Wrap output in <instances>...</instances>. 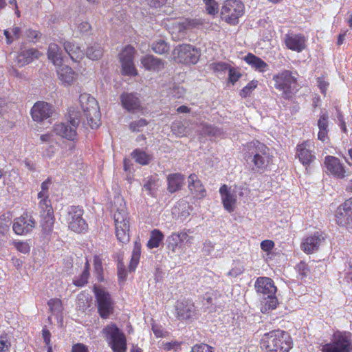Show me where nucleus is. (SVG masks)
Returning <instances> with one entry per match:
<instances>
[{"label": "nucleus", "mask_w": 352, "mask_h": 352, "mask_svg": "<svg viewBox=\"0 0 352 352\" xmlns=\"http://www.w3.org/2000/svg\"><path fill=\"white\" fill-rule=\"evenodd\" d=\"M246 160L254 172H263L270 162L269 148L264 144L256 141L248 145Z\"/></svg>", "instance_id": "nucleus-1"}, {"label": "nucleus", "mask_w": 352, "mask_h": 352, "mask_svg": "<svg viewBox=\"0 0 352 352\" xmlns=\"http://www.w3.org/2000/svg\"><path fill=\"white\" fill-rule=\"evenodd\" d=\"M292 340L287 331H268L261 338V347L267 352H288Z\"/></svg>", "instance_id": "nucleus-2"}, {"label": "nucleus", "mask_w": 352, "mask_h": 352, "mask_svg": "<svg viewBox=\"0 0 352 352\" xmlns=\"http://www.w3.org/2000/svg\"><path fill=\"white\" fill-rule=\"evenodd\" d=\"M296 72L283 69L273 76L276 89L281 91L284 98L288 99L297 90L298 80Z\"/></svg>", "instance_id": "nucleus-3"}, {"label": "nucleus", "mask_w": 352, "mask_h": 352, "mask_svg": "<svg viewBox=\"0 0 352 352\" xmlns=\"http://www.w3.org/2000/svg\"><path fill=\"white\" fill-rule=\"evenodd\" d=\"M79 102L87 124L91 129H97L101 124V115L96 100L90 94L83 93L79 96Z\"/></svg>", "instance_id": "nucleus-4"}, {"label": "nucleus", "mask_w": 352, "mask_h": 352, "mask_svg": "<svg viewBox=\"0 0 352 352\" xmlns=\"http://www.w3.org/2000/svg\"><path fill=\"white\" fill-rule=\"evenodd\" d=\"M254 287L256 292L267 300L265 305L269 309L276 308L278 300L275 294L277 289L272 278L265 276L257 278L254 283Z\"/></svg>", "instance_id": "nucleus-5"}, {"label": "nucleus", "mask_w": 352, "mask_h": 352, "mask_svg": "<svg viewBox=\"0 0 352 352\" xmlns=\"http://www.w3.org/2000/svg\"><path fill=\"white\" fill-rule=\"evenodd\" d=\"M244 13L245 6L240 0H225L220 10L221 19L231 25H237Z\"/></svg>", "instance_id": "nucleus-6"}, {"label": "nucleus", "mask_w": 352, "mask_h": 352, "mask_svg": "<svg viewBox=\"0 0 352 352\" xmlns=\"http://www.w3.org/2000/svg\"><path fill=\"white\" fill-rule=\"evenodd\" d=\"M94 293L100 316L103 319L110 318L115 308V302L111 295L106 289L96 285L94 287Z\"/></svg>", "instance_id": "nucleus-7"}, {"label": "nucleus", "mask_w": 352, "mask_h": 352, "mask_svg": "<svg viewBox=\"0 0 352 352\" xmlns=\"http://www.w3.org/2000/svg\"><path fill=\"white\" fill-rule=\"evenodd\" d=\"M81 114L75 113L71 109L69 111V120L60 122L54 126V133L68 140L74 141L77 137L76 129L80 121Z\"/></svg>", "instance_id": "nucleus-8"}, {"label": "nucleus", "mask_w": 352, "mask_h": 352, "mask_svg": "<svg viewBox=\"0 0 352 352\" xmlns=\"http://www.w3.org/2000/svg\"><path fill=\"white\" fill-rule=\"evenodd\" d=\"M323 352H352L350 333L334 331L331 341L322 346Z\"/></svg>", "instance_id": "nucleus-9"}, {"label": "nucleus", "mask_w": 352, "mask_h": 352, "mask_svg": "<svg viewBox=\"0 0 352 352\" xmlns=\"http://www.w3.org/2000/svg\"><path fill=\"white\" fill-rule=\"evenodd\" d=\"M116 235L117 239L126 243L129 241V218L126 210L122 207L114 214Z\"/></svg>", "instance_id": "nucleus-10"}, {"label": "nucleus", "mask_w": 352, "mask_h": 352, "mask_svg": "<svg viewBox=\"0 0 352 352\" xmlns=\"http://www.w3.org/2000/svg\"><path fill=\"white\" fill-rule=\"evenodd\" d=\"M199 57V50L188 44L179 45L173 52L174 60L184 64H195Z\"/></svg>", "instance_id": "nucleus-11"}, {"label": "nucleus", "mask_w": 352, "mask_h": 352, "mask_svg": "<svg viewBox=\"0 0 352 352\" xmlns=\"http://www.w3.org/2000/svg\"><path fill=\"white\" fill-rule=\"evenodd\" d=\"M83 210L79 206H72L68 208L67 222L69 228L78 233L87 230L88 225L82 218Z\"/></svg>", "instance_id": "nucleus-12"}, {"label": "nucleus", "mask_w": 352, "mask_h": 352, "mask_svg": "<svg viewBox=\"0 0 352 352\" xmlns=\"http://www.w3.org/2000/svg\"><path fill=\"white\" fill-rule=\"evenodd\" d=\"M135 52L134 47L127 45L120 53V61L122 65V72L124 75L135 76L138 74L133 62Z\"/></svg>", "instance_id": "nucleus-13"}, {"label": "nucleus", "mask_w": 352, "mask_h": 352, "mask_svg": "<svg viewBox=\"0 0 352 352\" xmlns=\"http://www.w3.org/2000/svg\"><path fill=\"white\" fill-rule=\"evenodd\" d=\"M335 217L339 226L352 229V197L337 208Z\"/></svg>", "instance_id": "nucleus-14"}, {"label": "nucleus", "mask_w": 352, "mask_h": 352, "mask_svg": "<svg viewBox=\"0 0 352 352\" xmlns=\"http://www.w3.org/2000/svg\"><path fill=\"white\" fill-rule=\"evenodd\" d=\"M36 223L31 213L24 212L21 217L14 219L12 230L17 235H25L33 230Z\"/></svg>", "instance_id": "nucleus-15"}, {"label": "nucleus", "mask_w": 352, "mask_h": 352, "mask_svg": "<svg viewBox=\"0 0 352 352\" xmlns=\"http://www.w3.org/2000/svg\"><path fill=\"white\" fill-rule=\"evenodd\" d=\"M296 157L307 169V166L313 163L316 158L311 142L306 140L298 144L296 149Z\"/></svg>", "instance_id": "nucleus-16"}, {"label": "nucleus", "mask_w": 352, "mask_h": 352, "mask_svg": "<svg viewBox=\"0 0 352 352\" xmlns=\"http://www.w3.org/2000/svg\"><path fill=\"white\" fill-rule=\"evenodd\" d=\"M283 41L288 50L299 53L305 50L307 38L303 34L289 32L284 35Z\"/></svg>", "instance_id": "nucleus-17"}, {"label": "nucleus", "mask_w": 352, "mask_h": 352, "mask_svg": "<svg viewBox=\"0 0 352 352\" xmlns=\"http://www.w3.org/2000/svg\"><path fill=\"white\" fill-rule=\"evenodd\" d=\"M51 316L48 320L54 325L53 328H61L63 324V305L62 300L58 298H52L47 302Z\"/></svg>", "instance_id": "nucleus-18"}, {"label": "nucleus", "mask_w": 352, "mask_h": 352, "mask_svg": "<svg viewBox=\"0 0 352 352\" xmlns=\"http://www.w3.org/2000/svg\"><path fill=\"white\" fill-rule=\"evenodd\" d=\"M104 337L113 352L126 351V339L122 331H104Z\"/></svg>", "instance_id": "nucleus-19"}, {"label": "nucleus", "mask_w": 352, "mask_h": 352, "mask_svg": "<svg viewBox=\"0 0 352 352\" xmlns=\"http://www.w3.org/2000/svg\"><path fill=\"white\" fill-rule=\"evenodd\" d=\"M324 166L327 168V173L336 179H344L346 170L340 160L334 156L328 155L324 158Z\"/></svg>", "instance_id": "nucleus-20"}, {"label": "nucleus", "mask_w": 352, "mask_h": 352, "mask_svg": "<svg viewBox=\"0 0 352 352\" xmlns=\"http://www.w3.org/2000/svg\"><path fill=\"white\" fill-rule=\"evenodd\" d=\"M177 317L180 320L192 321L197 318V311L194 304L189 300H182L176 305Z\"/></svg>", "instance_id": "nucleus-21"}, {"label": "nucleus", "mask_w": 352, "mask_h": 352, "mask_svg": "<svg viewBox=\"0 0 352 352\" xmlns=\"http://www.w3.org/2000/svg\"><path fill=\"white\" fill-rule=\"evenodd\" d=\"M53 112V107L44 101L36 102L31 109L32 119L36 122H41L50 118Z\"/></svg>", "instance_id": "nucleus-22"}, {"label": "nucleus", "mask_w": 352, "mask_h": 352, "mask_svg": "<svg viewBox=\"0 0 352 352\" xmlns=\"http://www.w3.org/2000/svg\"><path fill=\"white\" fill-rule=\"evenodd\" d=\"M324 239V237L322 233L316 232L303 239L301 249L307 254H311L318 250Z\"/></svg>", "instance_id": "nucleus-23"}, {"label": "nucleus", "mask_w": 352, "mask_h": 352, "mask_svg": "<svg viewBox=\"0 0 352 352\" xmlns=\"http://www.w3.org/2000/svg\"><path fill=\"white\" fill-rule=\"evenodd\" d=\"M219 193L224 208L230 212L234 211L236 202V192L223 184L219 189Z\"/></svg>", "instance_id": "nucleus-24"}, {"label": "nucleus", "mask_w": 352, "mask_h": 352, "mask_svg": "<svg viewBox=\"0 0 352 352\" xmlns=\"http://www.w3.org/2000/svg\"><path fill=\"white\" fill-rule=\"evenodd\" d=\"M120 100L123 108L129 112L141 109L140 100L136 93H123Z\"/></svg>", "instance_id": "nucleus-25"}, {"label": "nucleus", "mask_w": 352, "mask_h": 352, "mask_svg": "<svg viewBox=\"0 0 352 352\" xmlns=\"http://www.w3.org/2000/svg\"><path fill=\"white\" fill-rule=\"evenodd\" d=\"M56 72L58 79L65 86L72 85L78 78V74L67 65H60Z\"/></svg>", "instance_id": "nucleus-26"}, {"label": "nucleus", "mask_w": 352, "mask_h": 352, "mask_svg": "<svg viewBox=\"0 0 352 352\" xmlns=\"http://www.w3.org/2000/svg\"><path fill=\"white\" fill-rule=\"evenodd\" d=\"M141 64L146 70L158 72L164 69L166 62L153 55H146L142 58Z\"/></svg>", "instance_id": "nucleus-27"}, {"label": "nucleus", "mask_w": 352, "mask_h": 352, "mask_svg": "<svg viewBox=\"0 0 352 352\" xmlns=\"http://www.w3.org/2000/svg\"><path fill=\"white\" fill-rule=\"evenodd\" d=\"M317 122L319 129L318 139L322 142L329 140V116L326 111H321Z\"/></svg>", "instance_id": "nucleus-28"}, {"label": "nucleus", "mask_w": 352, "mask_h": 352, "mask_svg": "<svg viewBox=\"0 0 352 352\" xmlns=\"http://www.w3.org/2000/svg\"><path fill=\"white\" fill-rule=\"evenodd\" d=\"M188 188L194 196L198 199L204 198L206 195V191L204 185L195 174L189 175Z\"/></svg>", "instance_id": "nucleus-29"}, {"label": "nucleus", "mask_w": 352, "mask_h": 352, "mask_svg": "<svg viewBox=\"0 0 352 352\" xmlns=\"http://www.w3.org/2000/svg\"><path fill=\"white\" fill-rule=\"evenodd\" d=\"M41 55L39 51L34 48L22 50L16 58L17 64L21 67L31 63L33 60L38 58Z\"/></svg>", "instance_id": "nucleus-30"}, {"label": "nucleus", "mask_w": 352, "mask_h": 352, "mask_svg": "<svg viewBox=\"0 0 352 352\" xmlns=\"http://www.w3.org/2000/svg\"><path fill=\"white\" fill-rule=\"evenodd\" d=\"M243 60L256 72L264 73L269 69V65L264 60L252 53H248Z\"/></svg>", "instance_id": "nucleus-31"}, {"label": "nucleus", "mask_w": 352, "mask_h": 352, "mask_svg": "<svg viewBox=\"0 0 352 352\" xmlns=\"http://www.w3.org/2000/svg\"><path fill=\"white\" fill-rule=\"evenodd\" d=\"M184 176L180 173L170 174L167 177L168 187L169 192L173 193L179 190L184 183Z\"/></svg>", "instance_id": "nucleus-32"}, {"label": "nucleus", "mask_w": 352, "mask_h": 352, "mask_svg": "<svg viewBox=\"0 0 352 352\" xmlns=\"http://www.w3.org/2000/svg\"><path fill=\"white\" fill-rule=\"evenodd\" d=\"M63 46L65 52L69 54L72 60L76 62L83 56L84 53L82 50L75 43L66 41L64 43Z\"/></svg>", "instance_id": "nucleus-33"}, {"label": "nucleus", "mask_w": 352, "mask_h": 352, "mask_svg": "<svg viewBox=\"0 0 352 352\" xmlns=\"http://www.w3.org/2000/svg\"><path fill=\"white\" fill-rule=\"evenodd\" d=\"M204 306L208 312L212 313L221 309L222 305L216 295L206 294L204 298Z\"/></svg>", "instance_id": "nucleus-34"}, {"label": "nucleus", "mask_w": 352, "mask_h": 352, "mask_svg": "<svg viewBox=\"0 0 352 352\" xmlns=\"http://www.w3.org/2000/svg\"><path fill=\"white\" fill-rule=\"evenodd\" d=\"M41 217V228L43 234L50 235L53 230L54 223V213L45 214L42 213Z\"/></svg>", "instance_id": "nucleus-35"}, {"label": "nucleus", "mask_w": 352, "mask_h": 352, "mask_svg": "<svg viewBox=\"0 0 352 352\" xmlns=\"http://www.w3.org/2000/svg\"><path fill=\"white\" fill-rule=\"evenodd\" d=\"M48 58L55 65H60L63 60L62 51L58 45L51 43L47 51Z\"/></svg>", "instance_id": "nucleus-36"}, {"label": "nucleus", "mask_w": 352, "mask_h": 352, "mask_svg": "<svg viewBox=\"0 0 352 352\" xmlns=\"http://www.w3.org/2000/svg\"><path fill=\"white\" fill-rule=\"evenodd\" d=\"M164 239V234L158 229L153 230L150 233V237L146 246L148 249L157 248L160 246Z\"/></svg>", "instance_id": "nucleus-37"}, {"label": "nucleus", "mask_w": 352, "mask_h": 352, "mask_svg": "<svg viewBox=\"0 0 352 352\" xmlns=\"http://www.w3.org/2000/svg\"><path fill=\"white\" fill-rule=\"evenodd\" d=\"M91 300L92 298L88 292H82L76 297V308L85 311L90 307Z\"/></svg>", "instance_id": "nucleus-38"}, {"label": "nucleus", "mask_w": 352, "mask_h": 352, "mask_svg": "<svg viewBox=\"0 0 352 352\" xmlns=\"http://www.w3.org/2000/svg\"><path fill=\"white\" fill-rule=\"evenodd\" d=\"M141 243L139 239L134 242L133 249L132 251L131 258L129 264L130 271H134L140 261L141 255Z\"/></svg>", "instance_id": "nucleus-39"}, {"label": "nucleus", "mask_w": 352, "mask_h": 352, "mask_svg": "<svg viewBox=\"0 0 352 352\" xmlns=\"http://www.w3.org/2000/svg\"><path fill=\"white\" fill-rule=\"evenodd\" d=\"M131 156L135 162L142 166L147 165L152 160L153 156L140 149L134 150Z\"/></svg>", "instance_id": "nucleus-40"}, {"label": "nucleus", "mask_w": 352, "mask_h": 352, "mask_svg": "<svg viewBox=\"0 0 352 352\" xmlns=\"http://www.w3.org/2000/svg\"><path fill=\"white\" fill-rule=\"evenodd\" d=\"M190 210H192L191 206L188 203L182 201L174 208L173 213L175 215L177 214L182 220H185L190 216Z\"/></svg>", "instance_id": "nucleus-41"}, {"label": "nucleus", "mask_w": 352, "mask_h": 352, "mask_svg": "<svg viewBox=\"0 0 352 352\" xmlns=\"http://www.w3.org/2000/svg\"><path fill=\"white\" fill-rule=\"evenodd\" d=\"M89 277V264L87 260L83 271L79 276L74 278L73 283L78 287H82L87 283Z\"/></svg>", "instance_id": "nucleus-42"}, {"label": "nucleus", "mask_w": 352, "mask_h": 352, "mask_svg": "<svg viewBox=\"0 0 352 352\" xmlns=\"http://www.w3.org/2000/svg\"><path fill=\"white\" fill-rule=\"evenodd\" d=\"M143 189L151 197H155L158 189L157 180L153 177H148L143 186Z\"/></svg>", "instance_id": "nucleus-43"}, {"label": "nucleus", "mask_w": 352, "mask_h": 352, "mask_svg": "<svg viewBox=\"0 0 352 352\" xmlns=\"http://www.w3.org/2000/svg\"><path fill=\"white\" fill-rule=\"evenodd\" d=\"M167 248L170 251L175 252L178 247L182 245L179 232H173L167 237Z\"/></svg>", "instance_id": "nucleus-44"}, {"label": "nucleus", "mask_w": 352, "mask_h": 352, "mask_svg": "<svg viewBox=\"0 0 352 352\" xmlns=\"http://www.w3.org/2000/svg\"><path fill=\"white\" fill-rule=\"evenodd\" d=\"M102 54L103 50L98 43H94L93 45L87 47L86 52L87 56L91 60H98L100 58Z\"/></svg>", "instance_id": "nucleus-45"}, {"label": "nucleus", "mask_w": 352, "mask_h": 352, "mask_svg": "<svg viewBox=\"0 0 352 352\" xmlns=\"http://www.w3.org/2000/svg\"><path fill=\"white\" fill-rule=\"evenodd\" d=\"M191 25V21L187 19L177 21L173 23V30L179 34L178 36H184L186 30Z\"/></svg>", "instance_id": "nucleus-46"}, {"label": "nucleus", "mask_w": 352, "mask_h": 352, "mask_svg": "<svg viewBox=\"0 0 352 352\" xmlns=\"http://www.w3.org/2000/svg\"><path fill=\"white\" fill-rule=\"evenodd\" d=\"M152 50L154 52L160 54L166 53L169 50L168 44L163 39H158L155 41L152 45Z\"/></svg>", "instance_id": "nucleus-47"}, {"label": "nucleus", "mask_w": 352, "mask_h": 352, "mask_svg": "<svg viewBox=\"0 0 352 352\" xmlns=\"http://www.w3.org/2000/svg\"><path fill=\"white\" fill-rule=\"evenodd\" d=\"M4 35L6 38L7 44H11L14 40L18 39L21 35V29L19 27H14L11 29L5 30Z\"/></svg>", "instance_id": "nucleus-48"}, {"label": "nucleus", "mask_w": 352, "mask_h": 352, "mask_svg": "<svg viewBox=\"0 0 352 352\" xmlns=\"http://www.w3.org/2000/svg\"><path fill=\"white\" fill-rule=\"evenodd\" d=\"M94 274L96 275L97 279L99 281L103 280V267L102 258L98 255H95L94 257Z\"/></svg>", "instance_id": "nucleus-49"}, {"label": "nucleus", "mask_w": 352, "mask_h": 352, "mask_svg": "<svg viewBox=\"0 0 352 352\" xmlns=\"http://www.w3.org/2000/svg\"><path fill=\"white\" fill-rule=\"evenodd\" d=\"M38 199H40L39 207L41 208V214H42V213H54L52 207L51 206V201L48 198V195H45V197H43Z\"/></svg>", "instance_id": "nucleus-50"}, {"label": "nucleus", "mask_w": 352, "mask_h": 352, "mask_svg": "<svg viewBox=\"0 0 352 352\" xmlns=\"http://www.w3.org/2000/svg\"><path fill=\"white\" fill-rule=\"evenodd\" d=\"M207 14L215 16L219 11V6L216 0H203Z\"/></svg>", "instance_id": "nucleus-51"}, {"label": "nucleus", "mask_w": 352, "mask_h": 352, "mask_svg": "<svg viewBox=\"0 0 352 352\" xmlns=\"http://www.w3.org/2000/svg\"><path fill=\"white\" fill-rule=\"evenodd\" d=\"M258 81L256 80H253L248 83V85L244 87L240 91V96L242 98H247L249 96L252 92L257 87Z\"/></svg>", "instance_id": "nucleus-52"}, {"label": "nucleus", "mask_w": 352, "mask_h": 352, "mask_svg": "<svg viewBox=\"0 0 352 352\" xmlns=\"http://www.w3.org/2000/svg\"><path fill=\"white\" fill-rule=\"evenodd\" d=\"M296 270L298 274V277L301 280L306 278L309 274V269L305 262H300L296 267Z\"/></svg>", "instance_id": "nucleus-53"}, {"label": "nucleus", "mask_w": 352, "mask_h": 352, "mask_svg": "<svg viewBox=\"0 0 352 352\" xmlns=\"http://www.w3.org/2000/svg\"><path fill=\"white\" fill-rule=\"evenodd\" d=\"M11 224L10 214H3L0 216V232L3 233L8 230Z\"/></svg>", "instance_id": "nucleus-54"}, {"label": "nucleus", "mask_w": 352, "mask_h": 352, "mask_svg": "<svg viewBox=\"0 0 352 352\" xmlns=\"http://www.w3.org/2000/svg\"><path fill=\"white\" fill-rule=\"evenodd\" d=\"M147 124L148 122L145 119L141 118L131 122L129 124V128L132 131H140Z\"/></svg>", "instance_id": "nucleus-55"}, {"label": "nucleus", "mask_w": 352, "mask_h": 352, "mask_svg": "<svg viewBox=\"0 0 352 352\" xmlns=\"http://www.w3.org/2000/svg\"><path fill=\"white\" fill-rule=\"evenodd\" d=\"M14 248L21 253L28 254L30 250L28 243L25 241H16L13 242Z\"/></svg>", "instance_id": "nucleus-56"}, {"label": "nucleus", "mask_w": 352, "mask_h": 352, "mask_svg": "<svg viewBox=\"0 0 352 352\" xmlns=\"http://www.w3.org/2000/svg\"><path fill=\"white\" fill-rule=\"evenodd\" d=\"M228 80L234 85L241 78V73L234 67L230 66L228 69Z\"/></svg>", "instance_id": "nucleus-57"}, {"label": "nucleus", "mask_w": 352, "mask_h": 352, "mask_svg": "<svg viewBox=\"0 0 352 352\" xmlns=\"http://www.w3.org/2000/svg\"><path fill=\"white\" fill-rule=\"evenodd\" d=\"M210 68L217 72H226L228 70L230 65L223 62H217L210 64Z\"/></svg>", "instance_id": "nucleus-58"}, {"label": "nucleus", "mask_w": 352, "mask_h": 352, "mask_svg": "<svg viewBox=\"0 0 352 352\" xmlns=\"http://www.w3.org/2000/svg\"><path fill=\"white\" fill-rule=\"evenodd\" d=\"M189 232L192 233V232H190V230H188L187 231L183 230L179 232L182 245L185 244L187 245L188 246H190L192 243L193 237L188 234Z\"/></svg>", "instance_id": "nucleus-59"}, {"label": "nucleus", "mask_w": 352, "mask_h": 352, "mask_svg": "<svg viewBox=\"0 0 352 352\" xmlns=\"http://www.w3.org/2000/svg\"><path fill=\"white\" fill-rule=\"evenodd\" d=\"M172 131L178 136H183L185 134V127L182 122H173L171 126Z\"/></svg>", "instance_id": "nucleus-60"}, {"label": "nucleus", "mask_w": 352, "mask_h": 352, "mask_svg": "<svg viewBox=\"0 0 352 352\" xmlns=\"http://www.w3.org/2000/svg\"><path fill=\"white\" fill-rule=\"evenodd\" d=\"M51 184L52 180L50 178H47L41 184V191L38 193V198H41L43 197H45V195H48V190Z\"/></svg>", "instance_id": "nucleus-61"}, {"label": "nucleus", "mask_w": 352, "mask_h": 352, "mask_svg": "<svg viewBox=\"0 0 352 352\" xmlns=\"http://www.w3.org/2000/svg\"><path fill=\"white\" fill-rule=\"evenodd\" d=\"M202 132L206 135L215 136L219 133V130L211 124H204L202 126Z\"/></svg>", "instance_id": "nucleus-62"}, {"label": "nucleus", "mask_w": 352, "mask_h": 352, "mask_svg": "<svg viewBox=\"0 0 352 352\" xmlns=\"http://www.w3.org/2000/svg\"><path fill=\"white\" fill-rule=\"evenodd\" d=\"M190 352H213L212 347L206 344H196Z\"/></svg>", "instance_id": "nucleus-63"}, {"label": "nucleus", "mask_w": 352, "mask_h": 352, "mask_svg": "<svg viewBox=\"0 0 352 352\" xmlns=\"http://www.w3.org/2000/svg\"><path fill=\"white\" fill-rule=\"evenodd\" d=\"M244 271L243 267L240 265L237 264L234 265L228 272V276L231 277H236L239 275H241Z\"/></svg>", "instance_id": "nucleus-64"}]
</instances>
